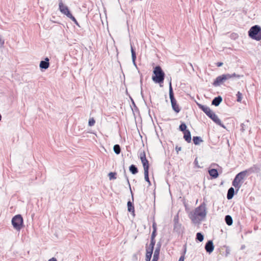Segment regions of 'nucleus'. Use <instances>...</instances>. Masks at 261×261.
<instances>
[{
	"label": "nucleus",
	"instance_id": "nucleus-11",
	"mask_svg": "<svg viewBox=\"0 0 261 261\" xmlns=\"http://www.w3.org/2000/svg\"><path fill=\"white\" fill-rule=\"evenodd\" d=\"M161 247V245L160 243H158L153 253V259L158 260L159 258Z\"/></svg>",
	"mask_w": 261,
	"mask_h": 261
},
{
	"label": "nucleus",
	"instance_id": "nucleus-7",
	"mask_svg": "<svg viewBox=\"0 0 261 261\" xmlns=\"http://www.w3.org/2000/svg\"><path fill=\"white\" fill-rule=\"evenodd\" d=\"M171 84L172 83H169V97L171 100L172 108L176 113H179L180 111V109L177 104L176 100L174 97V93Z\"/></svg>",
	"mask_w": 261,
	"mask_h": 261
},
{
	"label": "nucleus",
	"instance_id": "nucleus-19",
	"mask_svg": "<svg viewBox=\"0 0 261 261\" xmlns=\"http://www.w3.org/2000/svg\"><path fill=\"white\" fill-rule=\"evenodd\" d=\"M114 151L117 154H119L121 152V148L119 145L116 144L113 147Z\"/></svg>",
	"mask_w": 261,
	"mask_h": 261
},
{
	"label": "nucleus",
	"instance_id": "nucleus-18",
	"mask_svg": "<svg viewBox=\"0 0 261 261\" xmlns=\"http://www.w3.org/2000/svg\"><path fill=\"white\" fill-rule=\"evenodd\" d=\"M129 171L130 172L133 174H136L138 173V168H137V167L134 165H132L129 166Z\"/></svg>",
	"mask_w": 261,
	"mask_h": 261
},
{
	"label": "nucleus",
	"instance_id": "nucleus-29",
	"mask_svg": "<svg viewBox=\"0 0 261 261\" xmlns=\"http://www.w3.org/2000/svg\"><path fill=\"white\" fill-rule=\"evenodd\" d=\"M131 53H132V59H133V61H134L136 60V56L135 51L134 50L132 46L131 47Z\"/></svg>",
	"mask_w": 261,
	"mask_h": 261
},
{
	"label": "nucleus",
	"instance_id": "nucleus-8",
	"mask_svg": "<svg viewBox=\"0 0 261 261\" xmlns=\"http://www.w3.org/2000/svg\"><path fill=\"white\" fill-rule=\"evenodd\" d=\"M12 224L13 227L19 231L23 224V219L20 215L15 216L12 219Z\"/></svg>",
	"mask_w": 261,
	"mask_h": 261
},
{
	"label": "nucleus",
	"instance_id": "nucleus-14",
	"mask_svg": "<svg viewBox=\"0 0 261 261\" xmlns=\"http://www.w3.org/2000/svg\"><path fill=\"white\" fill-rule=\"evenodd\" d=\"M210 175L213 178H216L218 176V171L215 169H210L208 170Z\"/></svg>",
	"mask_w": 261,
	"mask_h": 261
},
{
	"label": "nucleus",
	"instance_id": "nucleus-28",
	"mask_svg": "<svg viewBox=\"0 0 261 261\" xmlns=\"http://www.w3.org/2000/svg\"><path fill=\"white\" fill-rule=\"evenodd\" d=\"M116 174L115 172L109 173V179L110 180L116 179Z\"/></svg>",
	"mask_w": 261,
	"mask_h": 261
},
{
	"label": "nucleus",
	"instance_id": "nucleus-12",
	"mask_svg": "<svg viewBox=\"0 0 261 261\" xmlns=\"http://www.w3.org/2000/svg\"><path fill=\"white\" fill-rule=\"evenodd\" d=\"M45 61H41L40 63V67L42 69H47L49 65V59L46 58Z\"/></svg>",
	"mask_w": 261,
	"mask_h": 261
},
{
	"label": "nucleus",
	"instance_id": "nucleus-17",
	"mask_svg": "<svg viewBox=\"0 0 261 261\" xmlns=\"http://www.w3.org/2000/svg\"><path fill=\"white\" fill-rule=\"evenodd\" d=\"M193 141L195 145H199L200 143L203 142L201 137L198 136L193 137Z\"/></svg>",
	"mask_w": 261,
	"mask_h": 261
},
{
	"label": "nucleus",
	"instance_id": "nucleus-31",
	"mask_svg": "<svg viewBox=\"0 0 261 261\" xmlns=\"http://www.w3.org/2000/svg\"><path fill=\"white\" fill-rule=\"evenodd\" d=\"M155 236H156V229L154 228V230H153L152 232L151 238L154 239Z\"/></svg>",
	"mask_w": 261,
	"mask_h": 261
},
{
	"label": "nucleus",
	"instance_id": "nucleus-13",
	"mask_svg": "<svg viewBox=\"0 0 261 261\" xmlns=\"http://www.w3.org/2000/svg\"><path fill=\"white\" fill-rule=\"evenodd\" d=\"M183 133L184 135V138L185 139V140L188 143H190L191 142V133L189 131V130H188L184 132Z\"/></svg>",
	"mask_w": 261,
	"mask_h": 261
},
{
	"label": "nucleus",
	"instance_id": "nucleus-2",
	"mask_svg": "<svg viewBox=\"0 0 261 261\" xmlns=\"http://www.w3.org/2000/svg\"><path fill=\"white\" fill-rule=\"evenodd\" d=\"M197 106L198 108L203 111L208 117L213 120L214 122L222 127L225 128V127L221 123V120L218 118V116L208 107L199 103H197Z\"/></svg>",
	"mask_w": 261,
	"mask_h": 261
},
{
	"label": "nucleus",
	"instance_id": "nucleus-4",
	"mask_svg": "<svg viewBox=\"0 0 261 261\" xmlns=\"http://www.w3.org/2000/svg\"><path fill=\"white\" fill-rule=\"evenodd\" d=\"M249 36L256 41L261 40V28L257 25L252 27L248 31Z\"/></svg>",
	"mask_w": 261,
	"mask_h": 261
},
{
	"label": "nucleus",
	"instance_id": "nucleus-44",
	"mask_svg": "<svg viewBox=\"0 0 261 261\" xmlns=\"http://www.w3.org/2000/svg\"><path fill=\"white\" fill-rule=\"evenodd\" d=\"M226 254L228 253V251H227V249H226Z\"/></svg>",
	"mask_w": 261,
	"mask_h": 261
},
{
	"label": "nucleus",
	"instance_id": "nucleus-35",
	"mask_svg": "<svg viewBox=\"0 0 261 261\" xmlns=\"http://www.w3.org/2000/svg\"><path fill=\"white\" fill-rule=\"evenodd\" d=\"M233 220L232 217L229 216V226L232 224Z\"/></svg>",
	"mask_w": 261,
	"mask_h": 261
},
{
	"label": "nucleus",
	"instance_id": "nucleus-3",
	"mask_svg": "<svg viewBox=\"0 0 261 261\" xmlns=\"http://www.w3.org/2000/svg\"><path fill=\"white\" fill-rule=\"evenodd\" d=\"M246 175L247 171H243L240 172L236 176L232 181V185L236 189V193L238 192L239 189L242 186L244 182V179Z\"/></svg>",
	"mask_w": 261,
	"mask_h": 261
},
{
	"label": "nucleus",
	"instance_id": "nucleus-39",
	"mask_svg": "<svg viewBox=\"0 0 261 261\" xmlns=\"http://www.w3.org/2000/svg\"><path fill=\"white\" fill-rule=\"evenodd\" d=\"M221 83H213V84L215 86H220V84Z\"/></svg>",
	"mask_w": 261,
	"mask_h": 261
},
{
	"label": "nucleus",
	"instance_id": "nucleus-32",
	"mask_svg": "<svg viewBox=\"0 0 261 261\" xmlns=\"http://www.w3.org/2000/svg\"><path fill=\"white\" fill-rule=\"evenodd\" d=\"M234 76H237L238 77H239V78L240 77H241V75H236V74H234V73L233 74H232V75H230V74H229V79H230V78H231V77H234Z\"/></svg>",
	"mask_w": 261,
	"mask_h": 261
},
{
	"label": "nucleus",
	"instance_id": "nucleus-27",
	"mask_svg": "<svg viewBox=\"0 0 261 261\" xmlns=\"http://www.w3.org/2000/svg\"><path fill=\"white\" fill-rule=\"evenodd\" d=\"M236 96L237 97V101L238 102H241L242 99V94L239 91L237 93Z\"/></svg>",
	"mask_w": 261,
	"mask_h": 261
},
{
	"label": "nucleus",
	"instance_id": "nucleus-38",
	"mask_svg": "<svg viewBox=\"0 0 261 261\" xmlns=\"http://www.w3.org/2000/svg\"><path fill=\"white\" fill-rule=\"evenodd\" d=\"M48 261H57V259L55 257H52L50 258Z\"/></svg>",
	"mask_w": 261,
	"mask_h": 261
},
{
	"label": "nucleus",
	"instance_id": "nucleus-5",
	"mask_svg": "<svg viewBox=\"0 0 261 261\" xmlns=\"http://www.w3.org/2000/svg\"><path fill=\"white\" fill-rule=\"evenodd\" d=\"M165 73L161 67L159 66H156L153 70L152 80L154 82H163L164 80Z\"/></svg>",
	"mask_w": 261,
	"mask_h": 261
},
{
	"label": "nucleus",
	"instance_id": "nucleus-24",
	"mask_svg": "<svg viewBox=\"0 0 261 261\" xmlns=\"http://www.w3.org/2000/svg\"><path fill=\"white\" fill-rule=\"evenodd\" d=\"M227 80V76L226 75H222V76H220L218 77L215 82H223L224 80Z\"/></svg>",
	"mask_w": 261,
	"mask_h": 261
},
{
	"label": "nucleus",
	"instance_id": "nucleus-1",
	"mask_svg": "<svg viewBox=\"0 0 261 261\" xmlns=\"http://www.w3.org/2000/svg\"><path fill=\"white\" fill-rule=\"evenodd\" d=\"M206 215V206L203 203L189 214V217L194 223H199L203 220Z\"/></svg>",
	"mask_w": 261,
	"mask_h": 261
},
{
	"label": "nucleus",
	"instance_id": "nucleus-6",
	"mask_svg": "<svg viewBox=\"0 0 261 261\" xmlns=\"http://www.w3.org/2000/svg\"><path fill=\"white\" fill-rule=\"evenodd\" d=\"M59 10L62 14L65 15L67 17L71 19L75 23H77L76 19L70 13L68 7L65 6L62 3V2H60L59 3Z\"/></svg>",
	"mask_w": 261,
	"mask_h": 261
},
{
	"label": "nucleus",
	"instance_id": "nucleus-26",
	"mask_svg": "<svg viewBox=\"0 0 261 261\" xmlns=\"http://www.w3.org/2000/svg\"><path fill=\"white\" fill-rule=\"evenodd\" d=\"M235 192L234 188L232 187H231L229 188V199H231L232 198L234 195Z\"/></svg>",
	"mask_w": 261,
	"mask_h": 261
},
{
	"label": "nucleus",
	"instance_id": "nucleus-33",
	"mask_svg": "<svg viewBox=\"0 0 261 261\" xmlns=\"http://www.w3.org/2000/svg\"><path fill=\"white\" fill-rule=\"evenodd\" d=\"M225 221L226 223L228 225V215H226L225 217Z\"/></svg>",
	"mask_w": 261,
	"mask_h": 261
},
{
	"label": "nucleus",
	"instance_id": "nucleus-21",
	"mask_svg": "<svg viewBox=\"0 0 261 261\" xmlns=\"http://www.w3.org/2000/svg\"><path fill=\"white\" fill-rule=\"evenodd\" d=\"M127 208L129 212H134V207L133 203L130 201L127 202Z\"/></svg>",
	"mask_w": 261,
	"mask_h": 261
},
{
	"label": "nucleus",
	"instance_id": "nucleus-30",
	"mask_svg": "<svg viewBox=\"0 0 261 261\" xmlns=\"http://www.w3.org/2000/svg\"><path fill=\"white\" fill-rule=\"evenodd\" d=\"M95 123V120L93 118H92L89 119V122H88V124L89 126H92L94 125Z\"/></svg>",
	"mask_w": 261,
	"mask_h": 261
},
{
	"label": "nucleus",
	"instance_id": "nucleus-25",
	"mask_svg": "<svg viewBox=\"0 0 261 261\" xmlns=\"http://www.w3.org/2000/svg\"><path fill=\"white\" fill-rule=\"evenodd\" d=\"M179 128L180 131L182 132L183 133L188 130V129H187V125L185 123H181L179 127Z\"/></svg>",
	"mask_w": 261,
	"mask_h": 261
},
{
	"label": "nucleus",
	"instance_id": "nucleus-41",
	"mask_svg": "<svg viewBox=\"0 0 261 261\" xmlns=\"http://www.w3.org/2000/svg\"><path fill=\"white\" fill-rule=\"evenodd\" d=\"M176 150L177 152H178L179 150H181V148H180V147L177 148V147H176Z\"/></svg>",
	"mask_w": 261,
	"mask_h": 261
},
{
	"label": "nucleus",
	"instance_id": "nucleus-15",
	"mask_svg": "<svg viewBox=\"0 0 261 261\" xmlns=\"http://www.w3.org/2000/svg\"><path fill=\"white\" fill-rule=\"evenodd\" d=\"M222 98L220 96H218L213 100L212 103L215 106H218L222 101Z\"/></svg>",
	"mask_w": 261,
	"mask_h": 261
},
{
	"label": "nucleus",
	"instance_id": "nucleus-20",
	"mask_svg": "<svg viewBox=\"0 0 261 261\" xmlns=\"http://www.w3.org/2000/svg\"><path fill=\"white\" fill-rule=\"evenodd\" d=\"M155 243V241L154 239L151 238V242L149 245V246L147 247L146 249H148L151 250H153L154 246Z\"/></svg>",
	"mask_w": 261,
	"mask_h": 261
},
{
	"label": "nucleus",
	"instance_id": "nucleus-10",
	"mask_svg": "<svg viewBox=\"0 0 261 261\" xmlns=\"http://www.w3.org/2000/svg\"><path fill=\"white\" fill-rule=\"evenodd\" d=\"M214 246L213 245V241L212 240L208 241L205 245V249L206 252L211 253L214 250Z\"/></svg>",
	"mask_w": 261,
	"mask_h": 261
},
{
	"label": "nucleus",
	"instance_id": "nucleus-34",
	"mask_svg": "<svg viewBox=\"0 0 261 261\" xmlns=\"http://www.w3.org/2000/svg\"><path fill=\"white\" fill-rule=\"evenodd\" d=\"M216 65L217 67H220L223 65L222 62H217L216 63Z\"/></svg>",
	"mask_w": 261,
	"mask_h": 261
},
{
	"label": "nucleus",
	"instance_id": "nucleus-22",
	"mask_svg": "<svg viewBox=\"0 0 261 261\" xmlns=\"http://www.w3.org/2000/svg\"><path fill=\"white\" fill-rule=\"evenodd\" d=\"M144 178L145 180L148 183V186L151 185V182L149 179V172L148 171H145L144 172Z\"/></svg>",
	"mask_w": 261,
	"mask_h": 261
},
{
	"label": "nucleus",
	"instance_id": "nucleus-16",
	"mask_svg": "<svg viewBox=\"0 0 261 261\" xmlns=\"http://www.w3.org/2000/svg\"><path fill=\"white\" fill-rule=\"evenodd\" d=\"M153 250L146 249V253L145 256V260L146 261H150L152 254Z\"/></svg>",
	"mask_w": 261,
	"mask_h": 261
},
{
	"label": "nucleus",
	"instance_id": "nucleus-43",
	"mask_svg": "<svg viewBox=\"0 0 261 261\" xmlns=\"http://www.w3.org/2000/svg\"><path fill=\"white\" fill-rule=\"evenodd\" d=\"M151 261H158V260H156V259H153V258H152V260H151Z\"/></svg>",
	"mask_w": 261,
	"mask_h": 261
},
{
	"label": "nucleus",
	"instance_id": "nucleus-9",
	"mask_svg": "<svg viewBox=\"0 0 261 261\" xmlns=\"http://www.w3.org/2000/svg\"><path fill=\"white\" fill-rule=\"evenodd\" d=\"M140 158L143 166L144 172L148 171L149 170V163L146 158V154L144 151L140 153Z\"/></svg>",
	"mask_w": 261,
	"mask_h": 261
},
{
	"label": "nucleus",
	"instance_id": "nucleus-37",
	"mask_svg": "<svg viewBox=\"0 0 261 261\" xmlns=\"http://www.w3.org/2000/svg\"><path fill=\"white\" fill-rule=\"evenodd\" d=\"M127 182H128V184L129 185V188H130V185L129 184V180H128V179L127 178ZM130 189L131 190V188H130ZM130 192H131L132 198H133V194L132 191L131 190H130Z\"/></svg>",
	"mask_w": 261,
	"mask_h": 261
},
{
	"label": "nucleus",
	"instance_id": "nucleus-42",
	"mask_svg": "<svg viewBox=\"0 0 261 261\" xmlns=\"http://www.w3.org/2000/svg\"><path fill=\"white\" fill-rule=\"evenodd\" d=\"M226 197L228 199V191H227V194H226Z\"/></svg>",
	"mask_w": 261,
	"mask_h": 261
},
{
	"label": "nucleus",
	"instance_id": "nucleus-36",
	"mask_svg": "<svg viewBox=\"0 0 261 261\" xmlns=\"http://www.w3.org/2000/svg\"><path fill=\"white\" fill-rule=\"evenodd\" d=\"M184 259H185L184 255H182L179 258L178 261H184Z\"/></svg>",
	"mask_w": 261,
	"mask_h": 261
},
{
	"label": "nucleus",
	"instance_id": "nucleus-23",
	"mask_svg": "<svg viewBox=\"0 0 261 261\" xmlns=\"http://www.w3.org/2000/svg\"><path fill=\"white\" fill-rule=\"evenodd\" d=\"M203 235L201 232H198L196 234V239L199 242H202L203 240Z\"/></svg>",
	"mask_w": 261,
	"mask_h": 261
},
{
	"label": "nucleus",
	"instance_id": "nucleus-40",
	"mask_svg": "<svg viewBox=\"0 0 261 261\" xmlns=\"http://www.w3.org/2000/svg\"><path fill=\"white\" fill-rule=\"evenodd\" d=\"M152 227H153V230H154V228L156 229V226H155V223H154L153 224Z\"/></svg>",
	"mask_w": 261,
	"mask_h": 261
}]
</instances>
